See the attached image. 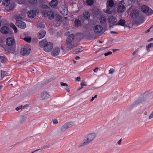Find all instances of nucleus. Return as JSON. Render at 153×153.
Here are the masks:
<instances>
[{
    "label": "nucleus",
    "instance_id": "f257e3e1",
    "mask_svg": "<svg viewBox=\"0 0 153 153\" xmlns=\"http://www.w3.org/2000/svg\"><path fill=\"white\" fill-rule=\"evenodd\" d=\"M97 134L94 133H90L87 135L83 140V142L80 144L79 147H80L86 145L91 143L96 138Z\"/></svg>",
    "mask_w": 153,
    "mask_h": 153
},
{
    "label": "nucleus",
    "instance_id": "2f4dec72",
    "mask_svg": "<svg viewBox=\"0 0 153 153\" xmlns=\"http://www.w3.org/2000/svg\"><path fill=\"white\" fill-rule=\"evenodd\" d=\"M56 20L58 22H60L62 21V18L61 16L59 15H56Z\"/></svg>",
    "mask_w": 153,
    "mask_h": 153
},
{
    "label": "nucleus",
    "instance_id": "f8f14e48",
    "mask_svg": "<svg viewBox=\"0 0 153 153\" xmlns=\"http://www.w3.org/2000/svg\"><path fill=\"white\" fill-rule=\"evenodd\" d=\"M131 18L134 19H137L139 15V12L137 10H134L131 12L130 14Z\"/></svg>",
    "mask_w": 153,
    "mask_h": 153
},
{
    "label": "nucleus",
    "instance_id": "680f3d73",
    "mask_svg": "<svg viewBox=\"0 0 153 153\" xmlns=\"http://www.w3.org/2000/svg\"><path fill=\"white\" fill-rule=\"evenodd\" d=\"M152 40H153V38H151V39H150L148 41V42H151V41H152Z\"/></svg>",
    "mask_w": 153,
    "mask_h": 153
},
{
    "label": "nucleus",
    "instance_id": "c85d7f7f",
    "mask_svg": "<svg viewBox=\"0 0 153 153\" xmlns=\"http://www.w3.org/2000/svg\"><path fill=\"white\" fill-rule=\"evenodd\" d=\"M81 23V22L80 21L77 19H75L74 21V24L75 25L77 26L80 25Z\"/></svg>",
    "mask_w": 153,
    "mask_h": 153
},
{
    "label": "nucleus",
    "instance_id": "4468645a",
    "mask_svg": "<svg viewBox=\"0 0 153 153\" xmlns=\"http://www.w3.org/2000/svg\"><path fill=\"white\" fill-rule=\"evenodd\" d=\"M117 21L116 18L113 16H109L108 19V22L111 24H114Z\"/></svg>",
    "mask_w": 153,
    "mask_h": 153
},
{
    "label": "nucleus",
    "instance_id": "f03ea898",
    "mask_svg": "<svg viewBox=\"0 0 153 153\" xmlns=\"http://www.w3.org/2000/svg\"><path fill=\"white\" fill-rule=\"evenodd\" d=\"M40 46L43 48L44 50L46 52L51 51L53 47V45L51 42H48L46 40H43L39 43Z\"/></svg>",
    "mask_w": 153,
    "mask_h": 153
},
{
    "label": "nucleus",
    "instance_id": "423d86ee",
    "mask_svg": "<svg viewBox=\"0 0 153 153\" xmlns=\"http://www.w3.org/2000/svg\"><path fill=\"white\" fill-rule=\"evenodd\" d=\"M42 15L43 16H48L50 19H53L54 16V14L53 12L51 11H47L45 10L43 11Z\"/></svg>",
    "mask_w": 153,
    "mask_h": 153
},
{
    "label": "nucleus",
    "instance_id": "7c9ffc66",
    "mask_svg": "<svg viewBox=\"0 0 153 153\" xmlns=\"http://www.w3.org/2000/svg\"><path fill=\"white\" fill-rule=\"evenodd\" d=\"M0 59L1 62L3 63H5L6 62V59L3 56H0Z\"/></svg>",
    "mask_w": 153,
    "mask_h": 153
},
{
    "label": "nucleus",
    "instance_id": "8fccbe9b",
    "mask_svg": "<svg viewBox=\"0 0 153 153\" xmlns=\"http://www.w3.org/2000/svg\"><path fill=\"white\" fill-rule=\"evenodd\" d=\"M153 117V111L152 112L150 115L149 116V119H150Z\"/></svg>",
    "mask_w": 153,
    "mask_h": 153
},
{
    "label": "nucleus",
    "instance_id": "864d4df0",
    "mask_svg": "<svg viewBox=\"0 0 153 153\" xmlns=\"http://www.w3.org/2000/svg\"><path fill=\"white\" fill-rule=\"evenodd\" d=\"M65 90L66 91L68 92H70V89L69 88L67 87L65 88Z\"/></svg>",
    "mask_w": 153,
    "mask_h": 153
},
{
    "label": "nucleus",
    "instance_id": "393cba45",
    "mask_svg": "<svg viewBox=\"0 0 153 153\" xmlns=\"http://www.w3.org/2000/svg\"><path fill=\"white\" fill-rule=\"evenodd\" d=\"M27 119V117L26 116L23 115L21 116L20 117V123H22L25 121Z\"/></svg>",
    "mask_w": 153,
    "mask_h": 153
},
{
    "label": "nucleus",
    "instance_id": "4be33fe9",
    "mask_svg": "<svg viewBox=\"0 0 153 153\" xmlns=\"http://www.w3.org/2000/svg\"><path fill=\"white\" fill-rule=\"evenodd\" d=\"M84 17L87 20H88L89 19L90 14L88 11H85L83 13Z\"/></svg>",
    "mask_w": 153,
    "mask_h": 153
},
{
    "label": "nucleus",
    "instance_id": "774afa93",
    "mask_svg": "<svg viewBox=\"0 0 153 153\" xmlns=\"http://www.w3.org/2000/svg\"><path fill=\"white\" fill-rule=\"evenodd\" d=\"M117 50V49H113V51L114 52H115V51H116V50Z\"/></svg>",
    "mask_w": 153,
    "mask_h": 153
},
{
    "label": "nucleus",
    "instance_id": "c9c22d12",
    "mask_svg": "<svg viewBox=\"0 0 153 153\" xmlns=\"http://www.w3.org/2000/svg\"><path fill=\"white\" fill-rule=\"evenodd\" d=\"M86 2L89 5H92L94 3L93 0H87Z\"/></svg>",
    "mask_w": 153,
    "mask_h": 153
},
{
    "label": "nucleus",
    "instance_id": "3c124183",
    "mask_svg": "<svg viewBox=\"0 0 153 153\" xmlns=\"http://www.w3.org/2000/svg\"><path fill=\"white\" fill-rule=\"evenodd\" d=\"M53 123L56 124L58 123V122L57 120L54 119L53 120Z\"/></svg>",
    "mask_w": 153,
    "mask_h": 153
},
{
    "label": "nucleus",
    "instance_id": "0eeeda50",
    "mask_svg": "<svg viewBox=\"0 0 153 153\" xmlns=\"http://www.w3.org/2000/svg\"><path fill=\"white\" fill-rule=\"evenodd\" d=\"M74 125V122H71L64 124L62 127L61 130L62 131H65L68 128L71 127Z\"/></svg>",
    "mask_w": 153,
    "mask_h": 153
},
{
    "label": "nucleus",
    "instance_id": "b1692460",
    "mask_svg": "<svg viewBox=\"0 0 153 153\" xmlns=\"http://www.w3.org/2000/svg\"><path fill=\"white\" fill-rule=\"evenodd\" d=\"M114 5V3L113 1L110 0L108 1L107 3V7H112Z\"/></svg>",
    "mask_w": 153,
    "mask_h": 153
},
{
    "label": "nucleus",
    "instance_id": "0e129e2a",
    "mask_svg": "<svg viewBox=\"0 0 153 153\" xmlns=\"http://www.w3.org/2000/svg\"><path fill=\"white\" fill-rule=\"evenodd\" d=\"M152 27H150V28L149 29L147 30L146 31V33H147L149 32L150 31V29Z\"/></svg>",
    "mask_w": 153,
    "mask_h": 153
},
{
    "label": "nucleus",
    "instance_id": "ddd939ff",
    "mask_svg": "<svg viewBox=\"0 0 153 153\" xmlns=\"http://www.w3.org/2000/svg\"><path fill=\"white\" fill-rule=\"evenodd\" d=\"M15 43L14 40L12 38L9 37L7 39L6 43L9 46H11L13 45Z\"/></svg>",
    "mask_w": 153,
    "mask_h": 153
},
{
    "label": "nucleus",
    "instance_id": "6e6d98bb",
    "mask_svg": "<svg viewBox=\"0 0 153 153\" xmlns=\"http://www.w3.org/2000/svg\"><path fill=\"white\" fill-rule=\"evenodd\" d=\"M52 144H49L46 145V146L47 148H50L52 146Z\"/></svg>",
    "mask_w": 153,
    "mask_h": 153
},
{
    "label": "nucleus",
    "instance_id": "c03bdc74",
    "mask_svg": "<svg viewBox=\"0 0 153 153\" xmlns=\"http://www.w3.org/2000/svg\"><path fill=\"white\" fill-rule=\"evenodd\" d=\"M61 85L63 86H67L68 85L66 83H65L64 82H62L60 83Z\"/></svg>",
    "mask_w": 153,
    "mask_h": 153
},
{
    "label": "nucleus",
    "instance_id": "c756f323",
    "mask_svg": "<svg viewBox=\"0 0 153 153\" xmlns=\"http://www.w3.org/2000/svg\"><path fill=\"white\" fill-rule=\"evenodd\" d=\"M109 7H107V9L105 11H104L105 12L108 14H111L112 11L111 8H109Z\"/></svg>",
    "mask_w": 153,
    "mask_h": 153
},
{
    "label": "nucleus",
    "instance_id": "13d9d810",
    "mask_svg": "<svg viewBox=\"0 0 153 153\" xmlns=\"http://www.w3.org/2000/svg\"><path fill=\"white\" fill-rule=\"evenodd\" d=\"M80 80V77H77L76 78V80L78 81H79Z\"/></svg>",
    "mask_w": 153,
    "mask_h": 153
},
{
    "label": "nucleus",
    "instance_id": "49530a36",
    "mask_svg": "<svg viewBox=\"0 0 153 153\" xmlns=\"http://www.w3.org/2000/svg\"><path fill=\"white\" fill-rule=\"evenodd\" d=\"M23 107V106L22 105H21L18 107H17V108H16V111H19V110L20 109H21L22 107Z\"/></svg>",
    "mask_w": 153,
    "mask_h": 153
},
{
    "label": "nucleus",
    "instance_id": "473e14b6",
    "mask_svg": "<svg viewBox=\"0 0 153 153\" xmlns=\"http://www.w3.org/2000/svg\"><path fill=\"white\" fill-rule=\"evenodd\" d=\"M82 51V50L81 49L79 48H77L74 51V54H76Z\"/></svg>",
    "mask_w": 153,
    "mask_h": 153
},
{
    "label": "nucleus",
    "instance_id": "72a5a7b5",
    "mask_svg": "<svg viewBox=\"0 0 153 153\" xmlns=\"http://www.w3.org/2000/svg\"><path fill=\"white\" fill-rule=\"evenodd\" d=\"M24 40L28 42H30L31 41V38L30 37H25L24 38Z\"/></svg>",
    "mask_w": 153,
    "mask_h": 153
},
{
    "label": "nucleus",
    "instance_id": "f704fd0d",
    "mask_svg": "<svg viewBox=\"0 0 153 153\" xmlns=\"http://www.w3.org/2000/svg\"><path fill=\"white\" fill-rule=\"evenodd\" d=\"M15 51V49L14 48H11L8 49V53H13Z\"/></svg>",
    "mask_w": 153,
    "mask_h": 153
},
{
    "label": "nucleus",
    "instance_id": "a19ab883",
    "mask_svg": "<svg viewBox=\"0 0 153 153\" xmlns=\"http://www.w3.org/2000/svg\"><path fill=\"white\" fill-rule=\"evenodd\" d=\"M29 2L32 4H34L36 3L37 0H29Z\"/></svg>",
    "mask_w": 153,
    "mask_h": 153
},
{
    "label": "nucleus",
    "instance_id": "bb28decb",
    "mask_svg": "<svg viewBox=\"0 0 153 153\" xmlns=\"http://www.w3.org/2000/svg\"><path fill=\"white\" fill-rule=\"evenodd\" d=\"M117 25L123 26H125V22L124 20L121 19L120 20Z\"/></svg>",
    "mask_w": 153,
    "mask_h": 153
},
{
    "label": "nucleus",
    "instance_id": "69168bd1",
    "mask_svg": "<svg viewBox=\"0 0 153 153\" xmlns=\"http://www.w3.org/2000/svg\"><path fill=\"white\" fill-rule=\"evenodd\" d=\"M75 58L76 60H77L79 59L80 58V57L79 56H76L75 57Z\"/></svg>",
    "mask_w": 153,
    "mask_h": 153
},
{
    "label": "nucleus",
    "instance_id": "a211bd4d",
    "mask_svg": "<svg viewBox=\"0 0 153 153\" xmlns=\"http://www.w3.org/2000/svg\"><path fill=\"white\" fill-rule=\"evenodd\" d=\"M153 48V43H150L146 45V50L147 53L149 52L151 49Z\"/></svg>",
    "mask_w": 153,
    "mask_h": 153
},
{
    "label": "nucleus",
    "instance_id": "5701e85b",
    "mask_svg": "<svg viewBox=\"0 0 153 153\" xmlns=\"http://www.w3.org/2000/svg\"><path fill=\"white\" fill-rule=\"evenodd\" d=\"M100 22L101 24H105L106 22V18L104 16H101L100 18Z\"/></svg>",
    "mask_w": 153,
    "mask_h": 153
},
{
    "label": "nucleus",
    "instance_id": "de8ad7c7",
    "mask_svg": "<svg viewBox=\"0 0 153 153\" xmlns=\"http://www.w3.org/2000/svg\"><path fill=\"white\" fill-rule=\"evenodd\" d=\"M97 95H96L94 97H93L92 98L91 100H90L91 102L93 101L94 99L95 98H96L97 97Z\"/></svg>",
    "mask_w": 153,
    "mask_h": 153
},
{
    "label": "nucleus",
    "instance_id": "a18cd8bd",
    "mask_svg": "<svg viewBox=\"0 0 153 153\" xmlns=\"http://www.w3.org/2000/svg\"><path fill=\"white\" fill-rule=\"evenodd\" d=\"M85 85H86L85 82H82L81 84V89L83 88V86H85Z\"/></svg>",
    "mask_w": 153,
    "mask_h": 153
},
{
    "label": "nucleus",
    "instance_id": "39448f33",
    "mask_svg": "<svg viewBox=\"0 0 153 153\" xmlns=\"http://www.w3.org/2000/svg\"><path fill=\"white\" fill-rule=\"evenodd\" d=\"M141 10L144 13H146L148 15H151L153 14V10L149 9V7L146 5H143L141 7Z\"/></svg>",
    "mask_w": 153,
    "mask_h": 153
},
{
    "label": "nucleus",
    "instance_id": "20e7f679",
    "mask_svg": "<svg viewBox=\"0 0 153 153\" xmlns=\"http://www.w3.org/2000/svg\"><path fill=\"white\" fill-rule=\"evenodd\" d=\"M31 48V46L29 44H26L24 47L21 49L20 54L24 56L28 55L30 53Z\"/></svg>",
    "mask_w": 153,
    "mask_h": 153
},
{
    "label": "nucleus",
    "instance_id": "6ab92c4d",
    "mask_svg": "<svg viewBox=\"0 0 153 153\" xmlns=\"http://www.w3.org/2000/svg\"><path fill=\"white\" fill-rule=\"evenodd\" d=\"M28 16L29 17L33 18L36 15V11L34 10H30L28 12Z\"/></svg>",
    "mask_w": 153,
    "mask_h": 153
},
{
    "label": "nucleus",
    "instance_id": "2eb2a0df",
    "mask_svg": "<svg viewBox=\"0 0 153 153\" xmlns=\"http://www.w3.org/2000/svg\"><path fill=\"white\" fill-rule=\"evenodd\" d=\"M9 31V28L7 26H3L1 29L0 31L2 33L5 34H7L8 33Z\"/></svg>",
    "mask_w": 153,
    "mask_h": 153
},
{
    "label": "nucleus",
    "instance_id": "a878e982",
    "mask_svg": "<svg viewBox=\"0 0 153 153\" xmlns=\"http://www.w3.org/2000/svg\"><path fill=\"white\" fill-rule=\"evenodd\" d=\"M3 4L5 6H8L10 3V0H3Z\"/></svg>",
    "mask_w": 153,
    "mask_h": 153
},
{
    "label": "nucleus",
    "instance_id": "9b49d317",
    "mask_svg": "<svg viewBox=\"0 0 153 153\" xmlns=\"http://www.w3.org/2000/svg\"><path fill=\"white\" fill-rule=\"evenodd\" d=\"M60 52V49L59 47H55L52 51L51 54L53 56H56L58 55Z\"/></svg>",
    "mask_w": 153,
    "mask_h": 153
},
{
    "label": "nucleus",
    "instance_id": "4c0bfd02",
    "mask_svg": "<svg viewBox=\"0 0 153 153\" xmlns=\"http://www.w3.org/2000/svg\"><path fill=\"white\" fill-rule=\"evenodd\" d=\"M22 15L20 14L17 16L16 17V22L17 20H20V19H22L23 18Z\"/></svg>",
    "mask_w": 153,
    "mask_h": 153
},
{
    "label": "nucleus",
    "instance_id": "bf43d9fd",
    "mask_svg": "<svg viewBox=\"0 0 153 153\" xmlns=\"http://www.w3.org/2000/svg\"><path fill=\"white\" fill-rule=\"evenodd\" d=\"M42 150V147H41V148H40V149H37L35 150L34 151V152H37V151H39V150Z\"/></svg>",
    "mask_w": 153,
    "mask_h": 153
},
{
    "label": "nucleus",
    "instance_id": "aec40b11",
    "mask_svg": "<svg viewBox=\"0 0 153 153\" xmlns=\"http://www.w3.org/2000/svg\"><path fill=\"white\" fill-rule=\"evenodd\" d=\"M126 10V8L125 6L122 5H119L118 7L117 10L118 12H123Z\"/></svg>",
    "mask_w": 153,
    "mask_h": 153
},
{
    "label": "nucleus",
    "instance_id": "58836bf2",
    "mask_svg": "<svg viewBox=\"0 0 153 153\" xmlns=\"http://www.w3.org/2000/svg\"><path fill=\"white\" fill-rule=\"evenodd\" d=\"M134 1L133 0H128L127 1V5H129L132 3H134Z\"/></svg>",
    "mask_w": 153,
    "mask_h": 153
},
{
    "label": "nucleus",
    "instance_id": "052dcab7",
    "mask_svg": "<svg viewBox=\"0 0 153 153\" xmlns=\"http://www.w3.org/2000/svg\"><path fill=\"white\" fill-rule=\"evenodd\" d=\"M110 32H111V33H112V34H116V33H117V32H115V31H111Z\"/></svg>",
    "mask_w": 153,
    "mask_h": 153
},
{
    "label": "nucleus",
    "instance_id": "603ef678",
    "mask_svg": "<svg viewBox=\"0 0 153 153\" xmlns=\"http://www.w3.org/2000/svg\"><path fill=\"white\" fill-rule=\"evenodd\" d=\"M29 105L28 104H27L23 106V107L22 108L23 109L25 108L28 107H29Z\"/></svg>",
    "mask_w": 153,
    "mask_h": 153
},
{
    "label": "nucleus",
    "instance_id": "6e6552de",
    "mask_svg": "<svg viewBox=\"0 0 153 153\" xmlns=\"http://www.w3.org/2000/svg\"><path fill=\"white\" fill-rule=\"evenodd\" d=\"M94 31L96 34H100L103 32L102 27L100 25H96L94 27Z\"/></svg>",
    "mask_w": 153,
    "mask_h": 153
},
{
    "label": "nucleus",
    "instance_id": "dca6fc26",
    "mask_svg": "<svg viewBox=\"0 0 153 153\" xmlns=\"http://www.w3.org/2000/svg\"><path fill=\"white\" fill-rule=\"evenodd\" d=\"M41 96L43 100H46L49 97L50 95L47 92H44L41 93Z\"/></svg>",
    "mask_w": 153,
    "mask_h": 153
},
{
    "label": "nucleus",
    "instance_id": "ea45409f",
    "mask_svg": "<svg viewBox=\"0 0 153 153\" xmlns=\"http://www.w3.org/2000/svg\"><path fill=\"white\" fill-rule=\"evenodd\" d=\"M37 27L40 28H44L45 27V25L43 24H39L37 25Z\"/></svg>",
    "mask_w": 153,
    "mask_h": 153
},
{
    "label": "nucleus",
    "instance_id": "4d7b16f0",
    "mask_svg": "<svg viewBox=\"0 0 153 153\" xmlns=\"http://www.w3.org/2000/svg\"><path fill=\"white\" fill-rule=\"evenodd\" d=\"M121 139L119 140L117 142V144L119 145H120L121 144Z\"/></svg>",
    "mask_w": 153,
    "mask_h": 153
},
{
    "label": "nucleus",
    "instance_id": "9d476101",
    "mask_svg": "<svg viewBox=\"0 0 153 153\" xmlns=\"http://www.w3.org/2000/svg\"><path fill=\"white\" fill-rule=\"evenodd\" d=\"M16 25L22 29H25L26 27L25 23L21 20H17L16 22Z\"/></svg>",
    "mask_w": 153,
    "mask_h": 153
},
{
    "label": "nucleus",
    "instance_id": "412c9836",
    "mask_svg": "<svg viewBox=\"0 0 153 153\" xmlns=\"http://www.w3.org/2000/svg\"><path fill=\"white\" fill-rule=\"evenodd\" d=\"M46 34V32L44 30H42L38 35L39 39H42L43 38Z\"/></svg>",
    "mask_w": 153,
    "mask_h": 153
},
{
    "label": "nucleus",
    "instance_id": "5fc2aeb1",
    "mask_svg": "<svg viewBox=\"0 0 153 153\" xmlns=\"http://www.w3.org/2000/svg\"><path fill=\"white\" fill-rule=\"evenodd\" d=\"M98 69H99L98 68V67L96 68H95L94 70L93 71L95 72H97V71Z\"/></svg>",
    "mask_w": 153,
    "mask_h": 153
},
{
    "label": "nucleus",
    "instance_id": "1a4fd4ad",
    "mask_svg": "<svg viewBox=\"0 0 153 153\" xmlns=\"http://www.w3.org/2000/svg\"><path fill=\"white\" fill-rule=\"evenodd\" d=\"M59 11L63 15H67L68 13L67 7L65 6H62L59 9Z\"/></svg>",
    "mask_w": 153,
    "mask_h": 153
},
{
    "label": "nucleus",
    "instance_id": "cd10ccee",
    "mask_svg": "<svg viewBox=\"0 0 153 153\" xmlns=\"http://www.w3.org/2000/svg\"><path fill=\"white\" fill-rule=\"evenodd\" d=\"M10 26L13 29L15 33L17 32V29L15 25L13 23H10Z\"/></svg>",
    "mask_w": 153,
    "mask_h": 153
},
{
    "label": "nucleus",
    "instance_id": "79ce46f5",
    "mask_svg": "<svg viewBox=\"0 0 153 153\" xmlns=\"http://www.w3.org/2000/svg\"><path fill=\"white\" fill-rule=\"evenodd\" d=\"M114 72V70L112 68H111L108 71L109 74H112Z\"/></svg>",
    "mask_w": 153,
    "mask_h": 153
},
{
    "label": "nucleus",
    "instance_id": "e2e57ef3",
    "mask_svg": "<svg viewBox=\"0 0 153 153\" xmlns=\"http://www.w3.org/2000/svg\"><path fill=\"white\" fill-rule=\"evenodd\" d=\"M42 147V149H45L47 148L46 145Z\"/></svg>",
    "mask_w": 153,
    "mask_h": 153
},
{
    "label": "nucleus",
    "instance_id": "37998d69",
    "mask_svg": "<svg viewBox=\"0 0 153 153\" xmlns=\"http://www.w3.org/2000/svg\"><path fill=\"white\" fill-rule=\"evenodd\" d=\"M112 53V52H111V51H108V52L105 53L104 54V55L105 56H108V55H110Z\"/></svg>",
    "mask_w": 153,
    "mask_h": 153
},
{
    "label": "nucleus",
    "instance_id": "7ed1b4c3",
    "mask_svg": "<svg viewBox=\"0 0 153 153\" xmlns=\"http://www.w3.org/2000/svg\"><path fill=\"white\" fill-rule=\"evenodd\" d=\"M74 35L72 34L69 35L67 38L66 40L67 47L69 49H71L75 47L73 44Z\"/></svg>",
    "mask_w": 153,
    "mask_h": 153
},
{
    "label": "nucleus",
    "instance_id": "f3484780",
    "mask_svg": "<svg viewBox=\"0 0 153 153\" xmlns=\"http://www.w3.org/2000/svg\"><path fill=\"white\" fill-rule=\"evenodd\" d=\"M49 4L51 7L55 8L58 5V1L57 0H52L50 2Z\"/></svg>",
    "mask_w": 153,
    "mask_h": 153
},
{
    "label": "nucleus",
    "instance_id": "338daca9",
    "mask_svg": "<svg viewBox=\"0 0 153 153\" xmlns=\"http://www.w3.org/2000/svg\"><path fill=\"white\" fill-rule=\"evenodd\" d=\"M144 114L145 115H147V111H145L144 113Z\"/></svg>",
    "mask_w": 153,
    "mask_h": 153
},
{
    "label": "nucleus",
    "instance_id": "09e8293b",
    "mask_svg": "<svg viewBox=\"0 0 153 153\" xmlns=\"http://www.w3.org/2000/svg\"><path fill=\"white\" fill-rule=\"evenodd\" d=\"M138 52V50H136L134 51L132 53V55L133 56H134Z\"/></svg>",
    "mask_w": 153,
    "mask_h": 153
},
{
    "label": "nucleus",
    "instance_id": "e433bc0d",
    "mask_svg": "<svg viewBox=\"0 0 153 153\" xmlns=\"http://www.w3.org/2000/svg\"><path fill=\"white\" fill-rule=\"evenodd\" d=\"M7 72L1 71V76L2 77H4L7 75Z\"/></svg>",
    "mask_w": 153,
    "mask_h": 153
}]
</instances>
